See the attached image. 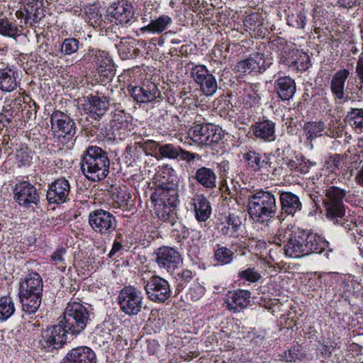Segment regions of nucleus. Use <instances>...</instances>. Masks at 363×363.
<instances>
[{
    "label": "nucleus",
    "instance_id": "obj_1",
    "mask_svg": "<svg viewBox=\"0 0 363 363\" xmlns=\"http://www.w3.org/2000/svg\"><path fill=\"white\" fill-rule=\"evenodd\" d=\"M329 246V242L310 230L298 228L289 234L284 250L286 256L302 257L313 253L320 254Z\"/></svg>",
    "mask_w": 363,
    "mask_h": 363
},
{
    "label": "nucleus",
    "instance_id": "obj_2",
    "mask_svg": "<svg viewBox=\"0 0 363 363\" xmlns=\"http://www.w3.org/2000/svg\"><path fill=\"white\" fill-rule=\"evenodd\" d=\"M247 211L253 223L267 225L277 213L275 195L268 190L253 191L247 196Z\"/></svg>",
    "mask_w": 363,
    "mask_h": 363
},
{
    "label": "nucleus",
    "instance_id": "obj_3",
    "mask_svg": "<svg viewBox=\"0 0 363 363\" xmlns=\"http://www.w3.org/2000/svg\"><path fill=\"white\" fill-rule=\"evenodd\" d=\"M80 167L88 180L93 182L101 181L109 173L108 153L100 147L89 146L81 155Z\"/></svg>",
    "mask_w": 363,
    "mask_h": 363
},
{
    "label": "nucleus",
    "instance_id": "obj_4",
    "mask_svg": "<svg viewBox=\"0 0 363 363\" xmlns=\"http://www.w3.org/2000/svg\"><path fill=\"white\" fill-rule=\"evenodd\" d=\"M346 194L345 189L335 186L328 187L325 191V197L323 200L325 216L335 225L344 226L347 223L346 207L343 203Z\"/></svg>",
    "mask_w": 363,
    "mask_h": 363
},
{
    "label": "nucleus",
    "instance_id": "obj_5",
    "mask_svg": "<svg viewBox=\"0 0 363 363\" xmlns=\"http://www.w3.org/2000/svg\"><path fill=\"white\" fill-rule=\"evenodd\" d=\"M89 320L87 308L78 302H72L67 304L63 319L59 323L67 333L78 335L85 329Z\"/></svg>",
    "mask_w": 363,
    "mask_h": 363
},
{
    "label": "nucleus",
    "instance_id": "obj_6",
    "mask_svg": "<svg viewBox=\"0 0 363 363\" xmlns=\"http://www.w3.org/2000/svg\"><path fill=\"white\" fill-rule=\"evenodd\" d=\"M143 292L134 286H125L118 296L121 310L129 316L138 315L143 308Z\"/></svg>",
    "mask_w": 363,
    "mask_h": 363
},
{
    "label": "nucleus",
    "instance_id": "obj_7",
    "mask_svg": "<svg viewBox=\"0 0 363 363\" xmlns=\"http://www.w3.org/2000/svg\"><path fill=\"white\" fill-rule=\"evenodd\" d=\"M83 58L91 62L101 77L109 80L113 76V60L107 51L90 48L88 52L84 55Z\"/></svg>",
    "mask_w": 363,
    "mask_h": 363
},
{
    "label": "nucleus",
    "instance_id": "obj_8",
    "mask_svg": "<svg viewBox=\"0 0 363 363\" xmlns=\"http://www.w3.org/2000/svg\"><path fill=\"white\" fill-rule=\"evenodd\" d=\"M89 223L92 230L101 235H109L117 228L116 217L110 212L97 209L89 215Z\"/></svg>",
    "mask_w": 363,
    "mask_h": 363
},
{
    "label": "nucleus",
    "instance_id": "obj_9",
    "mask_svg": "<svg viewBox=\"0 0 363 363\" xmlns=\"http://www.w3.org/2000/svg\"><path fill=\"white\" fill-rule=\"evenodd\" d=\"M60 323L42 332L39 345L45 352H52L63 347L67 342V333Z\"/></svg>",
    "mask_w": 363,
    "mask_h": 363
},
{
    "label": "nucleus",
    "instance_id": "obj_10",
    "mask_svg": "<svg viewBox=\"0 0 363 363\" xmlns=\"http://www.w3.org/2000/svg\"><path fill=\"white\" fill-rule=\"evenodd\" d=\"M51 128L59 138L75 140L76 126L73 119L60 111H55L50 118Z\"/></svg>",
    "mask_w": 363,
    "mask_h": 363
},
{
    "label": "nucleus",
    "instance_id": "obj_11",
    "mask_svg": "<svg viewBox=\"0 0 363 363\" xmlns=\"http://www.w3.org/2000/svg\"><path fill=\"white\" fill-rule=\"evenodd\" d=\"M145 290L148 298L157 303H164L171 295L169 282L159 276L150 277L145 284Z\"/></svg>",
    "mask_w": 363,
    "mask_h": 363
},
{
    "label": "nucleus",
    "instance_id": "obj_12",
    "mask_svg": "<svg viewBox=\"0 0 363 363\" xmlns=\"http://www.w3.org/2000/svg\"><path fill=\"white\" fill-rule=\"evenodd\" d=\"M134 16L133 5L125 0L113 2L106 9V17L116 24H128Z\"/></svg>",
    "mask_w": 363,
    "mask_h": 363
},
{
    "label": "nucleus",
    "instance_id": "obj_13",
    "mask_svg": "<svg viewBox=\"0 0 363 363\" xmlns=\"http://www.w3.org/2000/svg\"><path fill=\"white\" fill-rule=\"evenodd\" d=\"M241 161L249 171L257 172L271 166L270 157L265 153H262L251 147H245L240 152Z\"/></svg>",
    "mask_w": 363,
    "mask_h": 363
},
{
    "label": "nucleus",
    "instance_id": "obj_14",
    "mask_svg": "<svg viewBox=\"0 0 363 363\" xmlns=\"http://www.w3.org/2000/svg\"><path fill=\"white\" fill-rule=\"evenodd\" d=\"M248 133L252 139L264 143L274 142L277 138L276 123L267 118H259L250 125Z\"/></svg>",
    "mask_w": 363,
    "mask_h": 363
},
{
    "label": "nucleus",
    "instance_id": "obj_15",
    "mask_svg": "<svg viewBox=\"0 0 363 363\" xmlns=\"http://www.w3.org/2000/svg\"><path fill=\"white\" fill-rule=\"evenodd\" d=\"M272 64L271 58L264 57L260 52L251 54L249 58L240 60L236 65V69L241 73H262Z\"/></svg>",
    "mask_w": 363,
    "mask_h": 363
},
{
    "label": "nucleus",
    "instance_id": "obj_16",
    "mask_svg": "<svg viewBox=\"0 0 363 363\" xmlns=\"http://www.w3.org/2000/svg\"><path fill=\"white\" fill-rule=\"evenodd\" d=\"M155 255L158 267L167 272H174L182 262L181 255L173 247H161L157 250Z\"/></svg>",
    "mask_w": 363,
    "mask_h": 363
},
{
    "label": "nucleus",
    "instance_id": "obj_17",
    "mask_svg": "<svg viewBox=\"0 0 363 363\" xmlns=\"http://www.w3.org/2000/svg\"><path fill=\"white\" fill-rule=\"evenodd\" d=\"M178 190L173 183H164L158 186L151 196L155 204L163 206H177Z\"/></svg>",
    "mask_w": 363,
    "mask_h": 363
},
{
    "label": "nucleus",
    "instance_id": "obj_18",
    "mask_svg": "<svg viewBox=\"0 0 363 363\" xmlns=\"http://www.w3.org/2000/svg\"><path fill=\"white\" fill-rule=\"evenodd\" d=\"M282 160L283 164L290 175L295 177L306 174L311 167L315 164V162L309 160L301 152H294L293 156H286Z\"/></svg>",
    "mask_w": 363,
    "mask_h": 363
},
{
    "label": "nucleus",
    "instance_id": "obj_19",
    "mask_svg": "<svg viewBox=\"0 0 363 363\" xmlns=\"http://www.w3.org/2000/svg\"><path fill=\"white\" fill-rule=\"evenodd\" d=\"M16 67L0 60V90L2 92H12L20 85Z\"/></svg>",
    "mask_w": 363,
    "mask_h": 363
},
{
    "label": "nucleus",
    "instance_id": "obj_20",
    "mask_svg": "<svg viewBox=\"0 0 363 363\" xmlns=\"http://www.w3.org/2000/svg\"><path fill=\"white\" fill-rule=\"evenodd\" d=\"M70 193V184L65 177L55 180L49 185L46 197L49 203H63L68 200Z\"/></svg>",
    "mask_w": 363,
    "mask_h": 363
},
{
    "label": "nucleus",
    "instance_id": "obj_21",
    "mask_svg": "<svg viewBox=\"0 0 363 363\" xmlns=\"http://www.w3.org/2000/svg\"><path fill=\"white\" fill-rule=\"evenodd\" d=\"M279 203L281 208L280 214L277 216L279 220H283V215L294 216L302 209V203L299 197L291 192L279 191Z\"/></svg>",
    "mask_w": 363,
    "mask_h": 363
},
{
    "label": "nucleus",
    "instance_id": "obj_22",
    "mask_svg": "<svg viewBox=\"0 0 363 363\" xmlns=\"http://www.w3.org/2000/svg\"><path fill=\"white\" fill-rule=\"evenodd\" d=\"M251 293L247 290L238 289L229 292L225 298L226 308L231 312H240L247 308L250 302Z\"/></svg>",
    "mask_w": 363,
    "mask_h": 363
},
{
    "label": "nucleus",
    "instance_id": "obj_23",
    "mask_svg": "<svg viewBox=\"0 0 363 363\" xmlns=\"http://www.w3.org/2000/svg\"><path fill=\"white\" fill-rule=\"evenodd\" d=\"M132 97L139 103H148L161 98V92L153 82H147L142 86H134L130 91Z\"/></svg>",
    "mask_w": 363,
    "mask_h": 363
},
{
    "label": "nucleus",
    "instance_id": "obj_24",
    "mask_svg": "<svg viewBox=\"0 0 363 363\" xmlns=\"http://www.w3.org/2000/svg\"><path fill=\"white\" fill-rule=\"evenodd\" d=\"M14 192L15 199L21 206H28L39 200L35 187L28 182L16 184Z\"/></svg>",
    "mask_w": 363,
    "mask_h": 363
},
{
    "label": "nucleus",
    "instance_id": "obj_25",
    "mask_svg": "<svg viewBox=\"0 0 363 363\" xmlns=\"http://www.w3.org/2000/svg\"><path fill=\"white\" fill-rule=\"evenodd\" d=\"M64 361L65 363H96V357L90 347L80 346L70 350Z\"/></svg>",
    "mask_w": 363,
    "mask_h": 363
},
{
    "label": "nucleus",
    "instance_id": "obj_26",
    "mask_svg": "<svg viewBox=\"0 0 363 363\" xmlns=\"http://www.w3.org/2000/svg\"><path fill=\"white\" fill-rule=\"evenodd\" d=\"M274 89L281 101H289L296 91V84L290 77H279L274 81Z\"/></svg>",
    "mask_w": 363,
    "mask_h": 363
},
{
    "label": "nucleus",
    "instance_id": "obj_27",
    "mask_svg": "<svg viewBox=\"0 0 363 363\" xmlns=\"http://www.w3.org/2000/svg\"><path fill=\"white\" fill-rule=\"evenodd\" d=\"M350 72L347 69H340L332 77L330 88L335 100H342L345 98V86Z\"/></svg>",
    "mask_w": 363,
    "mask_h": 363
},
{
    "label": "nucleus",
    "instance_id": "obj_28",
    "mask_svg": "<svg viewBox=\"0 0 363 363\" xmlns=\"http://www.w3.org/2000/svg\"><path fill=\"white\" fill-rule=\"evenodd\" d=\"M222 129L213 123H206V152L208 153V149L212 150L211 154L215 152L218 153V148L220 147V141L223 138Z\"/></svg>",
    "mask_w": 363,
    "mask_h": 363
},
{
    "label": "nucleus",
    "instance_id": "obj_29",
    "mask_svg": "<svg viewBox=\"0 0 363 363\" xmlns=\"http://www.w3.org/2000/svg\"><path fill=\"white\" fill-rule=\"evenodd\" d=\"M89 112L91 118L98 119L104 116L109 106V101L107 97L97 92L96 95L88 96Z\"/></svg>",
    "mask_w": 363,
    "mask_h": 363
},
{
    "label": "nucleus",
    "instance_id": "obj_30",
    "mask_svg": "<svg viewBox=\"0 0 363 363\" xmlns=\"http://www.w3.org/2000/svg\"><path fill=\"white\" fill-rule=\"evenodd\" d=\"M43 279L36 272L28 274L20 283L19 292L43 295Z\"/></svg>",
    "mask_w": 363,
    "mask_h": 363
},
{
    "label": "nucleus",
    "instance_id": "obj_31",
    "mask_svg": "<svg viewBox=\"0 0 363 363\" xmlns=\"http://www.w3.org/2000/svg\"><path fill=\"white\" fill-rule=\"evenodd\" d=\"M298 50L296 49L295 53L291 54L286 60H284V63L297 71H306L311 66L310 57L304 52L300 53L298 56Z\"/></svg>",
    "mask_w": 363,
    "mask_h": 363
},
{
    "label": "nucleus",
    "instance_id": "obj_32",
    "mask_svg": "<svg viewBox=\"0 0 363 363\" xmlns=\"http://www.w3.org/2000/svg\"><path fill=\"white\" fill-rule=\"evenodd\" d=\"M22 311L28 314L35 313L39 308L43 295L28 294L27 292L18 293Z\"/></svg>",
    "mask_w": 363,
    "mask_h": 363
},
{
    "label": "nucleus",
    "instance_id": "obj_33",
    "mask_svg": "<svg viewBox=\"0 0 363 363\" xmlns=\"http://www.w3.org/2000/svg\"><path fill=\"white\" fill-rule=\"evenodd\" d=\"M261 86L259 84H247L244 88L243 103L246 106H257L261 100Z\"/></svg>",
    "mask_w": 363,
    "mask_h": 363
},
{
    "label": "nucleus",
    "instance_id": "obj_34",
    "mask_svg": "<svg viewBox=\"0 0 363 363\" xmlns=\"http://www.w3.org/2000/svg\"><path fill=\"white\" fill-rule=\"evenodd\" d=\"M223 223H226L227 225L223 226L220 229L223 235L233 238L238 237V230L242 224L240 218L238 216L234 213H229L227 216H225Z\"/></svg>",
    "mask_w": 363,
    "mask_h": 363
},
{
    "label": "nucleus",
    "instance_id": "obj_35",
    "mask_svg": "<svg viewBox=\"0 0 363 363\" xmlns=\"http://www.w3.org/2000/svg\"><path fill=\"white\" fill-rule=\"evenodd\" d=\"M172 21V18L169 16L162 15L157 19L152 20L148 25L142 27L140 30L143 33L148 32L160 34L167 29Z\"/></svg>",
    "mask_w": 363,
    "mask_h": 363
},
{
    "label": "nucleus",
    "instance_id": "obj_36",
    "mask_svg": "<svg viewBox=\"0 0 363 363\" xmlns=\"http://www.w3.org/2000/svg\"><path fill=\"white\" fill-rule=\"evenodd\" d=\"M325 129L326 125L322 121H308L303 126L306 139L311 141L318 137L324 135L323 132Z\"/></svg>",
    "mask_w": 363,
    "mask_h": 363
},
{
    "label": "nucleus",
    "instance_id": "obj_37",
    "mask_svg": "<svg viewBox=\"0 0 363 363\" xmlns=\"http://www.w3.org/2000/svg\"><path fill=\"white\" fill-rule=\"evenodd\" d=\"M271 46L272 49H275L277 52H280L279 55L281 57V60H286L291 54H294L296 52V49L294 48V45L291 43L288 44L286 40L283 38H276L271 41Z\"/></svg>",
    "mask_w": 363,
    "mask_h": 363
},
{
    "label": "nucleus",
    "instance_id": "obj_38",
    "mask_svg": "<svg viewBox=\"0 0 363 363\" xmlns=\"http://www.w3.org/2000/svg\"><path fill=\"white\" fill-rule=\"evenodd\" d=\"M345 121L355 130L363 129V108H350L347 111Z\"/></svg>",
    "mask_w": 363,
    "mask_h": 363
},
{
    "label": "nucleus",
    "instance_id": "obj_39",
    "mask_svg": "<svg viewBox=\"0 0 363 363\" xmlns=\"http://www.w3.org/2000/svg\"><path fill=\"white\" fill-rule=\"evenodd\" d=\"M176 206H163L155 204V211L157 217L163 222L169 223L172 226L177 221L176 212L174 211Z\"/></svg>",
    "mask_w": 363,
    "mask_h": 363
},
{
    "label": "nucleus",
    "instance_id": "obj_40",
    "mask_svg": "<svg viewBox=\"0 0 363 363\" xmlns=\"http://www.w3.org/2000/svg\"><path fill=\"white\" fill-rule=\"evenodd\" d=\"M343 227L347 230L350 239L358 245L359 250H363V231L352 221L347 220V223Z\"/></svg>",
    "mask_w": 363,
    "mask_h": 363
},
{
    "label": "nucleus",
    "instance_id": "obj_41",
    "mask_svg": "<svg viewBox=\"0 0 363 363\" xmlns=\"http://www.w3.org/2000/svg\"><path fill=\"white\" fill-rule=\"evenodd\" d=\"M19 29L16 23L10 21L7 18H0V34L16 39L19 36Z\"/></svg>",
    "mask_w": 363,
    "mask_h": 363
},
{
    "label": "nucleus",
    "instance_id": "obj_42",
    "mask_svg": "<svg viewBox=\"0 0 363 363\" xmlns=\"http://www.w3.org/2000/svg\"><path fill=\"white\" fill-rule=\"evenodd\" d=\"M14 302L10 296H4L0 298V319L5 320L11 317L15 312Z\"/></svg>",
    "mask_w": 363,
    "mask_h": 363
},
{
    "label": "nucleus",
    "instance_id": "obj_43",
    "mask_svg": "<svg viewBox=\"0 0 363 363\" xmlns=\"http://www.w3.org/2000/svg\"><path fill=\"white\" fill-rule=\"evenodd\" d=\"M239 280L255 283L258 281L261 278V274L255 267H247L245 269H241L238 274Z\"/></svg>",
    "mask_w": 363,
    "mask_h": 363
},
{
    "label": "nucleus",
    "instance_id": "obj_44",
    "mask_svg": "<svg viewBox=\"0 0 363 363\" xmlns=\"http://www.w3.org/2000/svg\"><path fill=\"white\" fill-rule=\"evenodd\" d=\"M234 252L225 247H219L215 250V259L222 265L230 264L233 259Z\"/></svg>",
    "mask_w": 363,
    "mask_h": 363
},
{
    "label": "nucleus",
    "instance_id": "obj_45",
    "mask_svg": "<svg viewBox=\"0 0 363 363\" xmlns=\"http://www.w3.org/2000/svg\"><path fill=\"white\" fill-rule=\"evenodd\" d=\"M79 46V40L74 38H66L62 43L60 52L65 55H71L78 51Z\"/></svg>",
    "mask_w": 363,
    "mask_h": 363
},
{
    "label": "nucleus",
    "instance_id": "obj_46",
    "mask_svg": "<svg viewBox=\"0 0 363 363\" xmlns=\"http://www.w3.org/2000/svg\"><path fill=\"white\" fill-rule=\"evenodd\" d=\"M342 131L343 128L337 121H330L328 125H326V129L324 130L323 134L332 138H337L342 137Z\"/></svg>",
    "mask_w": 363,
    "mask_h": 363
},
{
    "label": "nucleus",
    "instance_id": "obj_47",
    "mask_svg": "<svg viewBox=\"0 0 363 363\" xmlns=\"http://www.w3.org/2000/svg\"><path fill=\"white\" fill-rule=\"evenodd\" d=\"M287 23L292 27L303 28L306 24V16L304 11H299L294 15L289 16Z\"/></svg>",
    "mask_w": 363,
    "mask_h": 363
},
{
    "label": "nucleus",
    "instance_id": "obj_48",
    "mask_svg": "<svg viewBox=\"0 0 363 363\" xmlns=\"http://www.w3.org/2000/svg\"><path fill=\"white\" fill-rule=\"evenodd\" d=\"M66 250L64 247L57 249L51 255V260L56 265H59V268L62 272L65 270V255Z\"/></svg>",
    "mask_w": 363,
    "mask_h": 363
},
{
    "label": "nucleus",
    "instance_id": "obj_49",
    "mask_svg": "<svg viewBox=\"0 0 363 363\" xmlns=\"http://www.w3.org/2000/svg\"><path fill=\"white\" fill-rule=\"evenodd\" d=\"M161 157L176 159L179 155V147H175L172 144H167L159 147Z\"/></svg>",
    "mask_w": 363,
    "mask_h": 363
},
{
    "label": "nucleus",
    "instance_id": "obj_50",
    "mask_svg": "<svg viewBox=\"0 0 363 363\" xmlns=\"http://www.w3.org/2000/svg\"><path fill=\"white\" fill-rule=\"evenodd\" d=\"M341 161V157L338 154H335L329 157L325 162L324 167L329 172L336 173V171L339 169Z\"/></svg>",
    "mask_w": 363,
    "mask_h": 363
},
{
    "label": "nucleus",
    "instance_id": "obj_51",
    "mask_svg": "<svg viewBox=\"0 0 363 363\" xmlns=\"http://www.w3.org/2000/svg\"><path fill=\"white\" fill-rule=\"evenodd\" d=\"M283 357L286 362H296V360H301L303 357L301 347L299 345L292 347L288 351L284 352V355Z\"/></svg>",
    "mask_w": 363,
    "mask_h": 363
},
{
    "label": "nucleus",
    "instance_id": "obj_52",
    "mask_svg": "<svg viewBox=\"0 0 363 363\" xmlns=\"http://www.w3.org/2000/svg\"><path fill=\"white\" fill-rule=\"evenodd\" d=\"M218 89V85L214 76L208 73L206 68V96H212Z\"/></svg>",
    "mask_w": 363,
    "mask_h": 363
},
{
    "label": "nucleus",
    "instance_id": "obj_53",
    "mask_svg": "<svg viewBox=\"0 0 363 363\" xmlns=\"http://www.w3.org/2000/svg\"><path fill=\"white\" fill-rule=\"evenodd\" d=\"M203 282H199V279H197L196 281L194 284L193 286L190 289L189 295L191 299L196 301L203 296L204 294V288L202 285Z\"/></svg>",
    "mask_w": 363,
    "mask_h": 363
},
{
    "label": "nucleus",
    "instance_id": "obj_54",
    "mask_svg": "<svg viewBox=\"0 0 363 363\" xmlns=\"http://www.w3.org/2000/svg\"><path fill=\"white\" fill-rule=\"evenodd\" d=\"M135 145L142 149L145 153L148 155H152V152H155L159 146V144L152 140H147L146 141L137 142L135 143Z\"/></svg>",
    "mask_w": 363,
    "mask_h": 363
},
{
    "label": "nucleus",
    "instance_id": "obj_55",
    "mask_svg": "<svg viewBox=\"0 0 363 363\" xmlns=\"http://www.w3.org/2000/svg\"><path fill=\"white\" fill-rule=\"evenodd\" d=\"M189 135L195 143H198L199 145L203 144L202 137L203 133L202 125L198 124L190 128Z\"/></svg>",
    "mask_w": 363,
    "mask_h": 363
},
{
    "label": "nucleus",
    "instance_id": "obj_56",
    "mask_svg": "<svg viewBox=\"0 0 363 363\" xmlns=\"http://www.w3.org/2000/svg\"><path fill=\"white\" fill-rule=\"evenodd\" d=\"M356 284L354 277L351 275H344L342 277V287L344 291L347 292L356 293V288L354 285Z\"/></svg>",
    "mask_w": 363,
    "mask_h": 363
},
{
    "label": "nucleus",
    "instance_id": "obj_57",
    "mask_svg": "<svg viewBox=\"0 0 363 363\" xmlns=\"http://www.w3.org/2000/svg\"><path fill=\"white\" fill-rule=\"evenodd\" d=\"M196 218L199 221L204 220V200L203 199H194L193 203Z\"/></svg>",
    "mask_w": 363,
    "mask_h": 363
},
{
    "label": "nucleus",
    "instance_id": "obj_58",
    "mask_svg": "<svg viewBox=\"0 0 363 363\" xmlns=\"http://www.w3.org/2000/svg\"><path fill=\"white\" fill-rule=\"evenodd\" d=\"M177 279L180 281L179 284H181L182 283H189L196 276V273L189 269H184L177 273Z\"/></svg>",
    "mask_w": 363,
    "mask_h": 363
},
{
    "label": "nucleus",
    "instance_id": "obj_59",
    "mask_svg": "<svg viewBox=\"0 0 363 363\" xmlns=\"http://www.w3.org/2000/svg\"><path fill=\"white\" fill-rule=\"evenodd\" d=\"M244 24L245 26L248 27L250 30H255L256 27L260 26V22L259 21V16L257 14H253L247 16L244 20Z\"/></svg>",
    "mask_w": 363,
    "mask_h": 363
},
{
    "label": "nucleus",
    "instance_id": "obj_60",
    "mask_svg": "<svg viewBox=\"0 0 363 363\" xmlns=\"http://www.w3.org/2000/svg\"><path fill=\"white\" fill-rule=\"evenodd\" d=\"M13 118V111L11 108H6L5 106L3 107L2 111L0 113V122L4 124V126L6 125V123H10Z\"/></svg>",
    "mask_w": 363,
    "mask_h": 363
},
{
    "label": "nucleus",
    "instance_id": "obj_61",
    "mask_svg": "<svg viewBox=\"0 0 363 363\" xmlns=\"http://www.w3.org/2000/svg\"><path fill=\"white\" fill-rule=\"evenodd\" d=\"M362 160L359 162V166L357 168V172L354 176V182L363 188V151H362Z\"/></svg>",
    "mask_w": 363,
    "mask_h": 363
},
{
    "label": "nucleus",
    "instance_id": "obj_62",
    "mask_svg": "<svg viewBox=\"0 0 363 363\" xmlns=\"http://www.w3.org/2000/svg\"><path fill=\"white\" fill-rule=\"evenodd\" d=\"M216 177L208 168H206V188H212L216 186Z\"/></svg>",
    "mask_w": 363,
    "mask_h": 363
},
{
    "label": "nucleus",
    "instance_id": "obj_63",
    "mask_svg": "<svg viewBox=\"0 0 363 363\" xmlns=\"http://www.w3.org/2000/svg\"><path fill=\"white\" fill-rule=\"evenodd\" d=\"M203 69L204 66H199L196 67V71L193 72L194 80L197 84L201 85V89L204 83V74H202Z\"/></svg>",
    "mask_w": 363,
    "mask_h": 363
},
{
    "label": "nucleus",
    "instance_id": "obj_64",
    "mask_svg": "<svg viewBox=\"0 0 363 363\" xmlns=\"http://www.w3.org/2000/svg\"><path fill=\"white\" fill-rule=\"evenodd\" d=\"M179 155H181V158L184 160L191 161L194 160L195 158L201 159V156L197 154L191 153L190 152L186 151L182 148L179 147Z\"/></svg>",
    "mask_w": 363,
    "mask_h": 363
}]
</instances>
